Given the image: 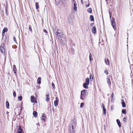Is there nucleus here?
Masks as SVG:
<instances>
[{"label": "nucleus", "mask_w": 133, "mask_h": 133, "mask_svg": "<svg viewBox=\"0 0 133 133\" xmlns=\"http://www.w3.org/2000/svg\"><path fill=\"white\" fill-rule=\"evenodd\" d=\"M52 87H53V89H55V85H54V83L53 82H52Z\"/></svg>", "instance_id": "32"}, {"label": "nucleus", "mask_w": 133, "mask_h": 133, "mask_svg": "<svg viewBox=\"0 0 133 133\" xmlns=\"http://www.w3.org/2000/svg\"><path fill=\"white\" fill-rule=\"evenodd\" d=\"M102 107H103V109H104V108H105V107H104V104H102Z\"/></svg>", "instance_id": "42"}, {"label": "nucleus", "mask_w": 133, "mask_h": 133, "mask_svg": "<svg viewBox=\"0 0 133 133\" xmlns=\"http://www.w3.org/2000/svg\"><path fill=\"white\" fill-rule=\"evenodd\" d=\"M13 69L14 72L15 74H16L17 71V69L16 68V66L14 65L13 66Z\"/></svg>", "instance_id": "9"}, {"label": "nucleus", "mask_w": 133, "mask_h": 133, "mask_svg": "<svg viewBox=\"0 0 133 133\" xmlns=\"http://www.w3.org/2000/svg\"><path fill=\"white\" fill-rule=\"evenodd\" d=\"M88 11L89 13H91V12H92L91 9V8H89L88 9Z\"/></svg>", "instance_id": "28"}, {"label": "nucleus", "mask_w": 133, "mask_h": 133, "mask_svg": "<svg viewBox=\"0 0 133 133\" xmlns=\"http://www.w3.org/2000/svg\"><path fill=\"white\" fill-rule=\"evenodd\" d=\"M126 118L125 117H124L123 118V120L124 121H126Z\"/></svg>", "instance_id": "45"}, {"label": "nucleus", "mask_w": 133, "mask_h": 133, "mask_svg": "<svg viewBox=\"0 0 133 133\" xmlns=\"http://www.w3.org/2000/svg\"><path fill=\"white\" fill-rule=\"evenodd\" d=\"M58 99L57 97H56V100L54 102V105L55 106H57L58 105Z\"/></svg>", "instance_id": "5"}, {"label": "nucleus", "mask_w": 133, "mask_h": 133, "mask_svg": "<svg viewBox=\"0 0 133 133\" xmlns=\"http://www.w3.org/2000/svg\"><path fill=\"white\" fill-rule=\"evenodd\" d=\"M6 15H8V12L7 11H6Z\"/></svg>", "instance_id": "49"}, {"label": "nucleus", "mask_w": 133, "mask_h": 133, "mask_svg": "<svg viewBox=\"0 0 133 133\" xmlns=\"http://www.w3.org/2000/svg\"><path fill=\"white\" fill-rule=\"evenodd\" d=\"M91 58L92 57L91 56V54L90 53L89 55V59L90 61H92V59H91Z\"/></svg>", "instance_id": "30"}, {"label": "nucleus", "mask_w": 133, "mask_h": 133, "mask_svg": "<svg viewBox=\"0 0 133 133\" xmlns=\"http://www.w3.org/2000/svg\"><path fill=\"white\" fill-rule=\"evenodd\" d=\"M29 29L30 31H31L32 30L30 26L29 27Z\"/></svg>", "instance_id": "41"}, {"label": "nucleus", "mask_w": 133, "mask_h": 133, "mask_svg": "<svg viewBox=\"0 0 133 133\" xmlns=\"http://www.w3.org/2000/svg\"><path fill=\"white\" fill-rule=\"evenodd\" d=\"M18 99L20 101H21L22 100V97L21 96H20L18 97Z\"/></svg>", "instance_id": "31"}, {"label": "nucleus", "mask_w": 133, "mask_h": 133, "mask_svg": "<svg viewBox=\"0 0 133 133\" xmlns=\"http://www.w3.org/2000/svg\"><path fill=\"white\" fill-rule=\"evenodd\" d=\"M85 83L87 84H89V79L88 78H87L86 79Z\"/></svg>", "instance_id": "17"}, {"label": "nucleus", "mask_w": 133, "mask_h": 133, "mask_svg": "<svg viewBox=\"0 0 133 133\" xmlns=\"http://www.w3.org/2000/svg\"><path fill=\"white\" fill-rule=\"evenodd\" d=\"M111 25L114 30L116 29V26L114 18L112 17L111 22Z\"/></svg>", "instance_id": "3"}, {"label": "nucleus", "mask_w": 133, "mask_h": 133, "mask_svg": "<svg viewBox=\"0 0 133 133\" xmlns=\"http://www.w3.org/2000/svg\"><path fill=\"white\" fill-rule=\"evenodd\" d=\"M122 112L124 114H126V111L125 110H122Z\"/></svg>", "instance_id": "34"}, {"label": "nucleus", "mask_w": 133, "mask_h": 133, "mask_svg": "<svg viewBox=\"0 0 133 133\" xmlns=\"http://www.w3.org/2000/svg\"><path fill=\"white\" fill-rule=\"evenodd\" d=\"M8 31V29L6 28L5 27L4 28L3 31L2 33H4L5 32H6Z\"/></svg>", "instance_id": "14"}, {"label": "nucleus", "mask_w": 133, "mask_h": 133, "mask_svg": "<svg viewBox=\"0 0 133 133\" xmlns=\"http://www.w3.org/2000/svg\"><path fill=\"white\" fill-rule=\"evenodd\" d=\"M42 119L44 121L46 120V116L44 114H43L42 117Z\"/></svg>", "instance_id": "22"}, {"label": "nucleus", "mask_w": 133, "mask_h": 133, "mask_svg": "<svg viewBox=\"0 0 133 133\" xmlns=\"http://www.w3.org/2000/svg\"><path fill=\"white\" fill-rule=\"evenodd\" d=\"M75 129L71 128L70 127V133H75Z\"/></svg>", "instance_id": "7"}, {"label": "nucleus", "mask_w": 133, "mask_h": 133, "mask_svg": "<svg viewBox=\"0 0 133 133\" xmlns=\"http://www.w3.org/2000/svg\"><path fill=\"white\" fill-rule=\"evenodd\" d=\"M41 78L40 77H39L38 78L37 81V83L38 84H40L41 83Z\"/></svg>", "instance_id": "19"}, {"label": "nucleus", "mask_w": 133, "mask_h": 133, "mask_svg": "<svg viewBox=\"0 0 133 133\" xmlns=\"http://www.w3.org/2000/svg\"><path fill=\"white\" fill-rule=\"evenodd\" d=\"M5 46L4 44H2L1 46V51L3 54L5 52Z\"/></svg>", "instance_id": "4"}, {"label": "nucleus", "mask_w": 133, "mask_h": 133, "mask_svg": "<svg viewBox=\"0 0 133 133\" xmlns=\"http://www.w3.org/2000/svg\"><path fill=\"white\" fill-rule=\"evenodd\" d=\"M132 133H133V132H132Z\"/></svg>", "instance_id": "55"}, {"label": "nucleus", "mask_w": 133, "mask_h": 133, "mask_svg": "<svg viewBox=\"0 0 133 133\" xmlns=\"http://www.w3.org/2000/svg\"><path fill=\"white\" fill-rule=\"evenodd\" d=\"M83 105H84V103H81V105H80V107L82 108L83 106Z\"/></svg>", "instance_id": "36"}, {"label": "nucleus", "mask_w": 133, "mask_h": 133, "mask_svg": "<svg viewBox=\"0 0 133 133\" xmlns=\"http://www.w3.org/2000/svg\"><path fill=\"white\" fill-rule=\"evenodd\" d=\"M55 1L56 2V5H58L59 4L60 2V0H55Z\"/></svg>", "instance_id": "26"}, {"label": "nucleus", "mask_w": 133, "mask_h": 133, "mask_svg": "<svg viewBox=\"0 0 133 133\" xmlns=\"http://www.w3.org/2000/svg\"><path fill=\"white\" fill-rule=\"evenodd\" d=\"M116 121L119 126V127H121V122H120L119 120L118 119H117Z\"/></svg>", "instance_id": "16"}, {"label": "nucleus", "mask_w": 133, "mask_h": 133, "mask_svg": "<svg viewBox=\"0 0 133 133\" xmlns=\"http://www.w3.org/2000/svg\"><path fill=\"white\" fill-rule=\"evenodd\" d=\"M43 31H44V32H45V33H47V31L46 30H44Z\"/></svg>", "instance_id": "46"}, {"label": "nucleus", "mask_w": 133, "mask_h": 133, "mask_svg": "<svg viewBox=\"0 0 133 133\" xmlns=\"http://www.w3.org/2000/svg\"><path fill=\"white\" fill-rule=\"evenodd\" d=\"M49 94H48L47 95H45V100L47 101H48L49 100Z\"/></svg>", "instance_id": "8"}, {"label": "nucleus", "mask_w": 133, "mask_h": 133, "mask_svg": "<svg viewBox=\"0 0 133 133\" xmlns=\"http://www.w3.org/2000/svg\"><path fill=\"white\" fill-rule=\"evenodd\" d=\"M56 33H57V34L61 33H60V31L59 30L57 29V32H56Z\"/></svg>", "instance_id": "39"}, {"label": "nucleus", "mask_w": 133, "mask_h": 133, "mask_svg": "<svg viewBox=\"0 0 133 133\" xmlns=\"http://www.w3.org/2000/svg\"><path fill=\"white\" fill-rule=\"evenodd\" d=\"M109 14H110V18H111V16H112V15H111L110 14V13H109Z\"/></svg>", "instance_id": "48"}, {"label": "nucleus", "mask_w": 133, "mask_h": 133, "mask_svg": "<svg viewBox=\"0 0 133 133\" xmlns=\"http://www.w3.org/2000/svg\"><path fill=\"white\" fill-rule=\"evenodd\" d=\"M105 63H106V64L107 65H110V63H109V59H107V61L106 59H105Z\"/></svg>", "instance_id": "18"}, {"label": "nucleus", "mask_w": 133, "mask_h": 133, "mask_svg": "<svg viewBox=\"0 0 133 133\" xmlns=\"http://www.w3.org/2000/svg\"><path fill=\"white\" fill-rule=\"evenodd\" d=\"M106 109L105 108L103 109V113L104 115H105L106 114Z\"/></svg>", "instance_id": "29"}, {"label": "nucleus", "mask_w": 133, "mask_h": 133, "mask_svg": "<svg viewBox=\"0 0 133 133\" xmlns=\"http://www.w3.org/2000/svg\"><path fill=\"white\" fill-rule=\"evenodd\" d=\"M31 102L32 103H34L35 101V97L34 96H32L31 97Z\"/></svg>", "instance_id": "12"}, {"label": "nucleus", "mask_w": 133, "mask_h": 133, "mask_svg": "<svg viewBox=\"0 0 133 133\" xmlns=\"http://www.w3.org/2000/svg\"><path fill=\"white\" fill-rule=\"evenodd\" d=\"M36 8V9H38L39 8V5L38 3L36 2L35 3Z\"/></svg>", "instance_id": "23"}, {"label": "nucleus", "mask_w": 133, "mask_h": 133, "mask_svg": "<svg viewBox=\"0 0 133 133\" xmlns=\"http://www.w3.org/2000/svg\"><path fill=\"white\" fill-rule=\"evenodd\" d=\"M90 20L91 21H93L94 20V18L93 16L92 15H90Z\"/></svg>", "instance_id": "27"}, {"label": "nucleus", "mask_w": 133, "mask_h": 133, "mask_svg": "<svg viewBox=\"0 0 133 133\" xmlns=\"http://www.w3.org/2000/svg\"><path fill=\"white\" fill-rule=\"evenodd\" d=\"M16 133H22V131H18Z\"/></svg>", "instance_id": "40"}, {"label": "nucleus", "mask_w": 133, "mask_h": 133, "mask_svg": "<svg viewBox=\"0 0 133 133\" xmlns=\"http://www.w3.org/2000/svg\"><path fill=\"white\" fill-rule=\"evenodd\" d=\"M18 131H22V129L20 126H19V128H18Z\"/></svg>", "instance_id": "38"}, {"label": "nucleus", "mask_w": 133, "mask_h": 133, "mask_svg": "<svg viewBox=\"0 0 133 133\" xmlns=\"http://www.w3.org/2000/svg\"><path fill=\"white\" fill-rule=\"evenodd\" d=\"M2 36H3L4 35V34H2Z\"/></svg>", "instance_id": "52"}, {"label": "nucleus", "mask_w": 133, "mask_h": 133, "mask_svg": "<svg viewBox=\"0 0 133 133\" xmlns=\"http://www.w3.org/2000/svg\"><path fill=\"white\" fill-rule=\"evenodd\" d=\"M106 1H107L108 0H105Z\"/></svg>", "instance_id": "54"}, {"label": "nucleus", "mask_w": 133, "mask_h": 133, "mask_svg": "<svg viewBox=\"0 0 133 133\" xmlns=\"http://www.w3.org/2000/svg\"><path fill=\"white\" fill-rule=\"evenodd\" d=\"M107 82L108 84L109 85H110L111 84V82L110 81L109 78L108 77H107Z\"/></svg>", "instance_id": "20"}, {"label": "nucleus", "mask_w": 133, "mask_h": 133, "mask_svg": "<svg viewBox=\"0 0 133 133\" xmlns=\"http://www.w3.org/2000/svg\"><path fill=\"white\" fill-rule=\"evenodd\" d=\"M8 6L7 5V2H6V6L5 7V12H6V11H8Z\"/></svg>", "instance_id": "25"}, {"label": "nucleus", "mask_w": 133, "mask_h": 133, "mask_svg": "<svg viewBox=\"0 0 133 133\" xmlns=\"http://www.w3.org/2000/svg\"><path fill=\"white\" fill-rule=\"evenodd\" d=\"M89 6V4H87V5H86V6L87 7H88Z\"/></svg>", "instance_id": "43"}, {"label": "nucleus", "mask_w": 133, "mask_h": 133, "mask_svg": "<svg viewBox=\"0 0 133 133\" xmlns=\"http://www.w3.org/2000/svg\"><path fill=\"white\" fill-rule=\"evenodd\" d=\"M9 114V112L8 111H7L6 112V114Z\"/></svg>", "instance_id": "50"}, {"label": "nucleus", "mask_w": 133, "mask_h": 133, "mask_svg": "<svg viewBox=\"0 0 133 133\" xmlns=\"http://www.w3.org/2000/svg\"><path fill=\"white\" fill-rule=\"evenodd\" d=\"M13 95L14 97H15L16 96V93L15 92H14L13 93Z\"/></svg>", "instance_id": "35"}, {"label": "nucleus", "mask_w": 133, "mask_h": 133, "mask_svg": "<svg viewBox=\"0 0 133 133\" xmlns=\"http://www.w3.org/2000/svg\"><path fill=\"white\" fill-rule=\"evenodd\" d=\"M13 39L14 40L15 42H16V38L15 37H13Z\"/></svg>", "instance_id": "44"}, {"label": "nucleus", "mask_w": 133, "mask_h": 133, "mask_svg": "<svg viewBox=\"0 0 133 133\" xmlns=\"http://www.w3.org/2000/svg\"><path fill=\"white\" fill-rule=\"evenodd\" d=\"M96 27L95 26H93L92 29V31L93 33H96Z\"/></svg>", "instance_id": "11"}, {"label": "nucleus", "mask_w": 133, "mask_h": 133, "mask_svg": "<svg viewBox=\"0 0 133 133\" xmlns=\"http://www.w3.org/2000/svg\"><path fill=\"white\" fill-rule=\"evenodd\" d=\"M114 96V94H112V97H113Z\"/></svg>", "instance_id": "47"}, {"label": "nucleus", "mask_w": 133, "mask_h": 133, "mask_svg": "<svg viewBox=\"0 0 133 133\" xmlns=\"http://www.w3.org/2000/svg\"><path fill=\"white\" fill-rule=\"evenodd\" d=\"M76 122H74L71 124V126L70 127H71V128L75 129V128L76 127Z\"/></svg>", "instance_id": "6"}, {"label": "nucleus", "mask_w": 133, "mask_h": 133, "mask_svg": "<svg viewBox=\"0 0 133 133\" xmlns=\"http://www.w3.org/2000/svg\"><path fill=\"white\" fill-rule=\"evenodd\" d=\"M121 103L122 104L123 107H125V103L123 100H122Z\"/></svg>", "instance_id": "21"}, {"label": "nucleus", "mask_w": 133, "mask_h": 133, "mask_svg": "<svg viewBox=\"0 0 133 133\" xmlns=\"http://www.w3.org/2000/svg\"><path fill=\"white\" fill-rule=\"evenodd\" d=\"M89 84H87L86 83H84L83 84V86L84 88L85 89H88V85Z\"/></svg>", "instance_id": "10"}, {"label": "nucleus", "mask_w": 133, "mask_h": 133, "mask_svg": "<svg viewBox=\"0 0 133 133\" xmlns=\"http://www.w3.org/2000/svg\"><path fill=\"white\" fill-rule=\"evenodd\" d=\"M33 115L35 117H36L37 115V112L36 111H34L33 112Z\"/></svg>", "instance_id": "15"}, {"label": "nucleus", "mask_w": 133, "mask_h": 133, "mask_svg": "<svg viewBox=\"0 0 133 133\" xmlns=\"http://www.w3.org/2000/svg\"><path fill=\"white\" fill-rule=\"evenodd\" d=\"M81 2L82 3H83V1L82 0H81Z\"/></svg>", "instance_id": "51"}, {"label": "nucleus", "mask_w": 133, "mask_h": 133, "mask_svg": "<svg viewBox=\"0 0 133 133\" xmlns=\"http://www.w3.org/2000/svg\"><path fill=\"white\" fill-rule=\"evenodd\" d=\"M59 34H56V36L58 39L60 40L62 44H65V42L66 41V39Z\"/></svg>", "instance_id": "1"}, {"label": "nucleus", "mask_w": 133, "mask_h": 133, "mask_svg": "<svg viewBox=\"0 0 133 133\" xmlns=\"http://www.w3.org/2000/svg\"><path fill=\"white\" fill-rule=\"evenodd\" d=\"M88 95L87 90H84L81 92L80 98L83 100Z\"/></svg>", "instance_id": "2"}, {"label": "nucleus", "mask_w": 133, "mask_h": 133, "mask_svg": "<svg viewBox=\"0 0 133 133\" xmlns=\"http://www.w3.org/2000/svg\"><path fill=\"white\" fill-rule=\"evenodd\" d=\"M76 5H77V3H76V2H75L74 3V9L75 11H76L77 10V8L76 7Z\"/></svg>", "instance_id": "13"}, {"label": "nucleus", "mask_w": 133, "mask_h": 133, "mask_svg": "<svg viewBox=\"0 0 133 133\" xmlns=\"http://www.w3.org/2000/svg\"><path fill=\"white\" fill-rule=\"evenodd\" d=\"M104 73H106V75H108V72L107 71V70H105L104 71Z\"/></svg>", "instance_id": "37"}, {"label": "nucleus", "mask_w": 133, "mask_h": 133, "mask_svg": "<svg viewBox=\"0 0 133 133\" xmlns=\"http://www.w3.org/2000/svg\"><path fill=\"white\" fill-rule=\"evenodd\" d=\"M75 0H73V1L74 2Z\"/></svg>", "instance_id": "53"}, {"label": "nucleus", "mask_w": 133, "mask_h": 133, "mask_svg": "<svg viewBox=\"0 0 133 133\" xmlns=\"http://www.w3.org/2000/svg\"><path fill=\"white\" fill-rule=\"evenodd\" d=\"M6 108H8L9 107V104L8 101H6Z\"/></svg>", "instance_id": "24"}, {"label": "nucleus", "mask_w": 133, "mask_h": 133, "mask_svg": "<svg viewBox=\"0 0 133 133\" xmlns=\"http://www.w3.org/2000/svg\"><path fill=\"white\" fill-rule=\"evenodd\" d=\"M89 77L90 81H92L93 79V78L91 75Z\"/></svg>", "instance_id": "33"}]
</instances>
